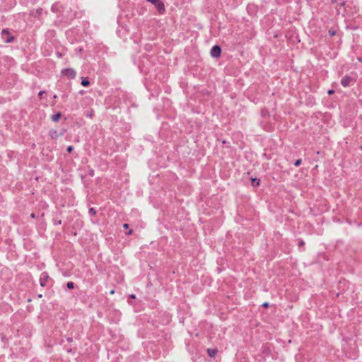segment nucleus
Returning a JSON list of instances; mask_svg holds the SVG:
<instances>
[{
    "mask_svg": "<svg viewBox=\"0 0 362 362\" xmlns=\"http://www.w3.org/2000/svg\"><path fill=\"white\" fill-rule=\"evenodd\" d=\"M45 93V91H40L39 93H38V95L40 97H42V95Z\"/></svg>",
    "mask_w": 362,
    "mask_h": 362,
    "instance_id": "2eb2a0df",
    "label": "nucleus"
},
{
    "mask_svg": "<svg viewBox=\"0 0 362 362\" xmlns=\"http://www.w3.org/2000/svg\"><path fill=\"white\" fill-rule=\"evenodd\" d=\"M49 276L47 274H42L41 277H40V285L42 286H45V284H46V282L48 279Z\"/></svg>",
    "mask_w": 362,
    "mask_h": 362,
    "instance_id": "0eeeda50",
    "label": "nucleus"
},
{
    "mask_svg": "<svg viewBox=\"0 0 362 362\" xmlns=\"http://www.w3.org/2000/svg\"><path fill=\"white\" fill-rule=\"evenodd\" d=\"M263 306H264V308H267V307L269 306V303H263Z\"/></svg>",
    "mask_w": 362,
    "mask_h": 362,
    "instance_id": "dca6fc26",
    "label": "nucleus"
},
{
    "mask_svg": "<svg viewBox=\"0 0 362 362\" xmlns=\"http://www.w3.org/2000/svg\"><path fill=\"white\" fill-rule=\"evenodd\" d=\"M65 132V129H62L61 131H57L56 129H51L49 132V134L52 139H57L64 135Z\"/></svg>",
    "mask_w": 362,
    "mask_h": 362,
    "instance_id": "f03ea898",
    "label": "nucleus"
},
{
    "mask_svg": "<svg viewBox=\"0 0 362 362\" xmlns=\"http://www.w3.org/2000/svg\"><path fill=\"white\" fill-rule=\"evenodd\" d=\"M90 84V82L88 78H82L81 85L83 86H88Z\"/></svg>",
    "mask_w": 362,
    "mask_h": 362,
    "instance_id": "9d476101",
    "label": "nucleus"
},
{
    "mask_svg": "<svg viewBox=\"0 0 362 362\" xmlns=\"http://www.w3.org/2000/svg\"><path fill=\"white\" fill-rule=\"evenodd\" d=\"M207 353L210 357H214L217 354V349H208Z\"/></svg>",
    "mask_w": 362,
    "mask_h": 362,
    "instance_id": "6e6552de",
    "label": "nucleus"
},
{
    "mask_svg": "<svg viewBox=\"0 0 362 362\" xmlns=\"http://www.w3.org/2000/svg\"><path fill=\"white\" fill-rule=\"evenodd\" d=\"M73 149H74L73 146H68V148H67V151H68L69 153H71V152H72V151H73Z\"/></svg>",
    "mask_w": 362,
    "mask_h": 362,
    "instance_id": "ddd939ff",
    "label": "nucleus"
},
{
    "mask_svg": "<svg viewBox=\"0 0 362 362\" xmlns=\"http://www.w3.org/2000/svg\"><path fill=\"white\" fill-rule=\"evenodd\" d=\"M89 212L93 214H95V211L94 210L93 208L90 209Z\"/></svg>",
    "mask_w": 362,
    "mask_h": 362,
    "instance_id": "4468645a",
    "label": "nucleus"
},
{
    "mask_svg": "<svg viewBox=\"0 0 362 362\" xmlns=\"http://www.w3.org/2000/svg\"><path fill=\"white\" fill-rule=\"evenodd\" d=\"M1 36L4 40V42L6 43L11 42L13 40V37L10 35L9 32L6 30H4L1 32Z\"/></svg>",
    "mask_w": 362,
    "mask_h": 362,
    "instance_id": "7ed1b4c3",
    "label": "nucleus"
},
{
    "mask_svg": "<svg viewBox=\"0 0 362 362\" xmlns=\"http://www.w3.org/2000/svg\"><path fill=\"white\" fill-rule=\"evenodd\" d=\"M221 52V49L220 47H218L217 45L214 46L212 47V49H211V55L213 57H218L220 56Z\"/></svg>",
    "mask_w": 362,
    "mask_h": 362,
    "instance_id": "39448f33",
    "label": "nucleus"
},
{
    "mask_svg": "<svg viewBox=\"0 0 362 362\" xmlns=\"http://www.w3.org/2000/svg\"><path fill=\"white\" fill-rule=\"evenodd\" d=\"M300 163H301V160H300V159H298V160L295 162L294 165H295L296 166H298Z\"/></svg>",
    "mask_w": 362,
    "mask_h": 362,
    "instance_id": "f8f14e48",
    "label": "nucleus"
},
{
    "mask_svg": "<svg viewBox=\"0 0 362 362\" xmlns=\"http://www.w3.org/2000/svg\"><path fill=\"white\" fill-rule=\"evenodd\" d=\"M123 227L124 228H129V225L127 223H125V224L123 225Z\"/></svg>",
    "mask_w": 362,
    "mask_h": 362,
    "instance_id": "6ab92c4d",
    "label": "nucleus"
},
{
    "mask_svg": "<svg viewBox=\"0 0 362 362\" xmlns=\"http://www.w3.org/2000/svg\"><path fill=\"white\" fill-rule=\"evenodd\" d=\"M153 4L160 13H163L165 11L164 4L160 0H146Z\"/></svg>",
    "mask_w": 362,
    "mask_h": 362,
    "instance_id": "f257e3e1",
    "label": "nucleus"
},
{
    "mask_svg": "<svg viewBox=\"0 0 362 362\" xmlns=\"http://www.w3.org/2000/svg\"><path fill=\"white\" fill-rule=\"evenodd\" d=\"M329 34L331 35H334L335 34V32L334 31H332V30H329Z\"/></svg>",
    "mask_w": 362,
    "mask_h": 362,
    "instance_id": "a211bd4d",
    "label": "nucleus"
},
{
    "mask_svg": "<svg viewBox=\"0 0 362 362\" xmlns=\"http://www.w3.org/2000/svg\"><path fill=\"white\" fill-rule=\"evenodd\" d=\"M130 298H132V299H134V298H135V295L132 294V295L130 296Z\"/></svg>",
    "mask_w": 362,
    "mask_h": 362,
    "instance_id": "aec40b11",
    "label": "nucleus"
},
{
    "mask_svg": "<svg viewBox=\"0 0 362 362\" xmlns=\"http://www.w3.org/2000/svg\"><path fill=\"white\" fill-rule=\"evenodd\" d=\"M74 285L73 282H68L67 283V288H68L72 289V288H74Z\"/></svg>",
    "mask_w": 362,
    "mask_h": 362,
    "instance_id": "9b49d317",
    "label": "nucleus"
},
{
    "mask_svg": "<svg viewBox=\"0 0 362 362\" xmlns=\"http://www.w3.org/2000/svg\"><path fill=\"white\" fill-rule=\"evenodd\" d=\"M62 117V114L60 112H58L51 117V119L53 122H58L60 118Z\"/></svg>",
    "mask_w": 362,
    "mask_h": 362,
    "instance_id": "1a4fd4ad",
    "label": "nucleus"
},
{
    "mask_svg": "<svg viewBox=\"0 0 362 362\" xmlns=\"http://www.w3.org/2000/svg\"><path fill=\"white\" fill-rule=\"evenodd\" d=\"M333 93H334V90H329L328 91V94H329V95H332V94H333Z\"/></svg>",
    "mask_w": 362,
    "mask_h": 362,
    "instance_id": "f3484780",
    "label": "nucleus"
},
{
    "mask_svg": "<svg viewBox=\"0 0 362 362\" xmlns=\"http://www.w3.org/2000/svg\"><path fill=\"white\" fill-rule=\"evenodd\" d=\"M255 180H256V179L252 178V183L255 182Z\"/></svg>",
    "mask_w": 362,
    "mask_h": 362,
    "instance_id": "4be33fe9",
    "label": "nucleus"
},
{
    "mask_svg": "<svg viewBox=\"0 0 362 362\" xmlns=\"http://www.w3.org/2000/svg\"><path fill=\"white\" fill-rule=\"evenodd\" d=\"M31 217H32V218H35V214H31Z\"/></svg>",
    "mask_w": 362,
    "mask_h": 362,
    "instance_id": "5701e85b",
    "label": "nucleus"
},
{
    "mask_svg": "<svg viewBox=\"0 0 362 362\" xmlns=\"http://www.w3.org/2000/svg\"><path fill=\"white\" fill-rule=\"evenodd\" d=\"M62 74L70 78H74L76 76V71L72 69H66L62 70Z\"/></svg>",
    "mask_w": 362,
    "mask_h": 362,
    "instance_id": "20e7f679",
    "label": "nucleus"
},
{
    "mask_svg": "<svg viewBox=\"0 0 362 362\" xmlns=\"http://www.w3.org/2000/svg\"><path fill=\"white\" fill-rule=\"evenodd\" d=\"M132 230H130L129 231L128 234H129H129H132Z\"/></svg>",
    "mask_w": 362,
    "mask_h": 362,
    "instance_id": "b1692460",
    "label": "nucleus"
},
{
    "mask_svg": "<svg viewBox=\"0 0 362 362\" xmlns=\"http://www.w3.org/2000/svg\"><path fill=\"white\" fill-rule=\"evenodd\" d=\"M352 78L349 76H345L342 78L341 81V83L343 86L346 87L349 86L350 83L351 82Z\"/></svg>",
    "mask_w": 362,
    "mask_h": 362,
    "instance_id": "423d86ee",
    "label": "nucleus"
},
{
    "mask_svg": "<svg viewBox=\"0 0 362 362\" xmlns=\"http://www.w3.org/2000/svg\"><path fill=\"white\" fill-rule=\"evenodd\" d=\"M114 293H115V291H114V290H112V291H110V294H114Z\"/></svg>",
    "mask_w": 362,
    "mask_h": 362,
    "instance_id": "412c9836",
    "label": "nucleus"
}]
</instances>
